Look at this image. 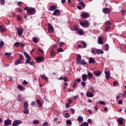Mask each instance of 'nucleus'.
<instances>
[{
  "instance_id": "nucleus-37",
  "label": "nucleus",
  "mask_w": 126,
  "mask_h": 126,
  "mask_svg": "<svg viewBox=\"0 0 126 126\" xmlns=\"http://www.w3.org/2000/svg\"><path fill=\"white\" fill-rule=\"evenodd\" d=\"M23 59H24V57H23V55L21 54L19 56V58L18 60L21 62V61H23Z\"/></svg>"
},
{
  "instance_id": "nucleus-15",
  "label": "nucleus",
  "mask_w": 126,
  "mask_h": 126,
  "mask_svg": "<svg viewBox=\"0 0 126 126\" xmlns=\"http://www.w3.org/2000/svg\"><path fill=\"white\" fill-rule=\"evenodd\" d=\"M93 91H94V90H93L92 92H88L87 93V97H94V94H93Z\"/></svg>"
},
{
  "instance_id": "nucleus-9",
  "label": "nucleus",
  "mask_w": 126,
  "mask_h": 126,
  "mask_svg": "<svg viewBox=\"0 0 126 126\" xmlns=\"http://www.w3.org/2000/svg\"><path fill=\"white\" fill-rule=\"evenodd\" d=\"M57 7L56 5H51L48 8V10L49 11H54V10H56V8Z\"/></svg>"
},
{
  "instance_id": "nucleus-36",
  "label": "nucleus",
  "mask_w": 126,
  "mask_h": 126,
  "mask_svg": "<svg viewBox=\"0 0 126 126\" xmlns=\"http://www.w3.org/2000/svg\"><path fill=\"white\" fill-rule=\"evenodd\" d=\"M105 24H106V26H108V27L111 26V25H112V24L109 21L105 22Z\"/></svg>"
},
{
  "instance_id": "nucleus-26",
  "label": "nucleus",
  "mask_w": 126,
  "mask_h": 126,
  "mask_svg": "<svg viewBox=\"0 0 126 126\" xmlns=\"http://www.w3.org/2000/svg\"><path fill=\"white\" fill-rule=\"evenodd\" d=\"M28 107H29V104H28L27 101H25L24 103V108H28Z\"/></svg>"
},
{
  "instance_id": "nucleus-18",
  "label": "nucleus",
  "mask_w": 126,
  "mask_h": 126,
  "mask_svg": "<svg viewBox=\"0 0 126 126\" xmlns=\"http://www.w3.org/2000/svg\"><path fill=\"white\" fill-rule=\"evenodd\" d=\"M98 43L100 44V45H102L103 44V37L99 36L98 38Z\"/></svg>"
},
{
  "instance_id": "nucleus-13",
  "label": "nucleus",
  "mask_w": 126,
  "mask_h": 126,
  "mask_svg": "<svg viewBox=\"0 0 126 126\" xmlns=\"http://www.w3.org/2000/svg\"><path fill=\"white\" fill-rule=\"evenodd\" d=\"M53 14L54 15H61V11L59 9H57L54 11Z\"/></svg>"
},
{
  "instance_id": "nucleus-22",
  "label": "nucleus",
  "mask_w": 126,
  "mask_h": 126,
  "mask_svg": "<svg viewBox=\"0 0 126 126\" xmlns=\"http://www.w3.org/2000/svg\"><path fill=\"white\" fill-rule=\"evenodd\" d=\"M96 54H97V55H99V54L103 55V54H104V51L101 50L99 49H96Z\"/></svg>"
},
{
  "instance_id": "nucleus-27",
  "label": "nucleus",
  "mask_w": 126,
  "mask_h": 126,
  "mask_svg": "<svg viewBox=\"0 0 126 126\" xmlns=\"http://www.w3.org/2000/svg\"><path fill=\"white\" fill-rule=\"evenodd\" d=\"M79 64L86 65V64H87V63H86V62H85V60H84V59H83V60H82L80 62Z\"/></svg>"
},
{
  "instance_id": "nucleus-60",
  "label": "nucleus",
  "mask_w": 126,
  "mask_h": 126,
  "mask_svg": "<svg viewBox=\"0 0 126 126\" xmlns=\"http://www.w3.org/2000/svg\"><path fill=\"white\" fill-rule=\"evenodd\" d=\"M65 44L64 42H60V47H62L63 46V44Z\"/></svg>"
},
{
  "instance_id": "nucleus-45",
  "label": "nucleus",
  "mask_w": 126,
  "mask_h": 126,
  "mask_svg": "<svg viewBox=\"0 0 126 126\" xmlns=\"http://www.w3.org/2000/svg\"><path fill=\"white\" fill-rule=\"evenodd\" d=\"M82 125L83 126H89V125L88 124V123L87 122H84L82 124Z\"/></svg>"
},
{
  "instance_id": "nucleus-43",
  "label": "nucleus",
  "mask_w": 126,
  "mask_h": 126,
  "mask_svg": "<svg viewBox=\"0 0 126 126\" xmlns=\"http://www.w3.org/2000/svg\"><path fill=\"white\" fill-rule=\"evenodd\" d=\"M4 46V42L3 41H0V48H2Z\"/></svg>"
},
{
  "instance_id": "nucleus-7",
  "label": "nucleus",
  "mask_w": 126,
  "mask_h": 126,
  "mask_svg": "<svg viewBox=\"0 0 126 126\" xmlns=\"http://www.w3.org/2000/svg\"><path fill=\"white\" fill-rule=\"evenodd\" d=\"M48 32L49 33L54 32V27L51 24H48Z\"/></svg>"
},
{
  "instance_id": "nucleus-40",
  "label": "nucleus",
  "mask_w": 126,
  "mask_h": 126,
  "mask_svg": "<svg viewBox=\"0 0 126 126\" xmlns=\"http://www.w3.org/2000/svg\"><path fill=\"white\" fill-rule=\"evenodd\" d=\"M79 3V4L82 5L84 8L85 7V5L84 4V2L83 1H81Z\"/></svg>"
},
{
  "instance_id": "nucleus-59",
  "label": "nucleus",
  "mask_w": 126,
  "mask_h": 126,
  "mask_svg": "<svg viewBox=\"0 0 126 126\" xmlns=\"http://www.w3.org/2000/svg\"><path fill=\"white\" fill-rule=\"evenodd\" d=\"M67 102H68L69 103H68V104H70L71 103V102H72L71 98H68L67 100Z\"/></svg>"
},
{
  "instance_id": "nucleus-56",
  "label": "nucleus",
  "mask_w": 126,
  "mask_h": 126,
  "mask_svg": "<svg viewBox=\"0 0 126 126\" xmlns=\"http://www.w3.org/2000/svg\"><path fill=\"white\" fill-rule=\"evenodd\" d=\"M32 106H35L36 105V101H33L31 102Z\"/></svg>"
},
{
  "instance_id": "nucleus-3",
  "label": "nucleus",
  "mask_w": 126,
  "mask_h": 126,
  "mask_svg": "<svg viewBox=\"0 0 126 126\" xmlns=\"http://www.w3.org/2000/svg\"><path fill=\"white\" fill-rule=\"evenodd\" d=\"M90 14L88 12H83L81 15V18H83V19H86V18H88L89 17V15Z\"/></svg>"
},
{
  "instance_id": "nucleus-52",
  "label": "nucleus",
  "mask_w": 126,
  "mask_h": 126,
  "mask_svg": "<svg viewBox=\"0 0 126 126\" xmlns=\"http://www.w3.org/2000/svg\"><path fill=\"white\" fill-rule=\"evenodd\" d=\"M33 123L34 125H38L39 124V121L34 120V121H33Z\"/></svg>"
},
{
  "instance_id": "nucleus-24",
  "label": "nucleus",
  "mask_w": 126,
  "mask_h": 126,
  "mask_svg": "<svg viewBox=\"0 0 126 126\" xmlns=\"http://www.w3.org/2000/svg\"><path fill=\"white\" fill-rule=\"evenodd\" d=\"M23 112L24 114H26V115H28V114H29V110L28 108H24Z\"/></svg>"
},
{
  "instance_id": "nucleus-23",
  "label": "nucleus",
  "mask_w": 126,
  "mask_h": 126,
  "mask_svg": "<svg viewBox=\"0 0 126 126\" xmlns=\"http://www.w3.org/2000/svg\"><path fill=\"white\" fill-rule=\"evenodd\" d=\"M50 54L52 56H56V55H57V53H56V52L54 51V50H53L50 51Z\"/></svg>"
},
{
  "instance_id": "nucleus-16",
  "label": "nucleus",
  "mask_w": 126,
  "mask_h": 126,
  "mask_svg": "<svg viewBox=\"0 0 126 126\" xmlns=\"http://www.w3.org/2000/svg\"><path fill=\"white\" fill-rule=\"evenodd\" d=\"M82 80L83 81H86V80H87V78H88V75L85 74H83L82 75Z\"/></svg>"
},
{
  "instance_id": "nucleus-12",
  "label": "nucleus",
  "mask_w": 126,
  "mask_h": 126,
  "mask_svg": "<svg viewBox=\"0 0 126 126\" xmlns=\"http://www.w3.org/2000/svg\"><path fill=\"white\" fill-rule=\"evenodd\" d=\"M105 78L107 80H108L109 78H111V76L110 75V71H105Z\"/></svg>"
},
{
  "instance_id": "nucleus-21",
  "label": "nucleus",
  "mask_w": 126,
  "mask_h": 126,
  "mask_svg": "<svg viewBox=\"0 0 126 126\" xmlns=\"http://www.w3.org/2000/svg\"><path fill=\"white\" fill-rule=\"evenodd\" d=\"M78 34L79 35H83V34H84V32H83V30L82 29H79L78 31Z\"/></svg>"
},
{
  "instance_id": "nucleus-35",
  "label": "nucleus",
  "mask_w": 126,
  "mask_h": 126,
  "mask_svg": "<svg viewBox=\"0 0 126 126\" xmlns=\"http://www.w3.org/2000/svg\"><path fill=\"white\" fill-rule=\"evenodd\" d=\"M41 78H42V79H44V80H46V81H48V77H47L45 75H41Z\"/></svg>"
},
{
  "instance_id": "nucleus-34",
  "label": "nucleus",
  "mask_w": 126,
  "mask_h": 126,
  "mask_svg": "<svg viewBox=\"0 0 126 126\" xmlns=\"http://www.w3.org/2000/svg\"><path fill=\"white\" fill-rule=\"evenodd\" d=\"M22 62L19 60V59H18V60H16L15 62V64H16V65H17V64H19L20 63H21Z\"/></svg>"
},
{
  "instance_id": "nucleus-62",
  "label": "nucleus",
  "mask_w": 126,
  "mask_h": 126,
  "mask_svg": "<svg viewBox=\"0 0 126 126\" xmlns=\"http://www.w3.org/2000/svg\"><path fill=\"white\" fill-rule=\"evenodd\" d=\"M24 18L27 19V17L28 16V14L25 13L24 14Z\"/></svg>"
},
{
  "instance_id": "nucleus-10",
  "label": "nucleus",
  "mask_w": 126,
  "mask_h": 126,
  "mask_svg": "<svg viewBox=\"0 0 126 126\" xmlns=\"http://www.w3.org/2000/svg\"><path fill=\"white\" fill-rule=\"evenodd\" d=\"M81 61V56L78 54L76 59V63L77 64H79V63Z\"/></svg>"
},
{
  "instance_id": "nucleus-29",
  "label": "nucleus",
  "mask_w": 126,
  "mask_h": 126,
  "mask_svg": "<svg viewBox=\"0 0 126 126\" xmlns=\"http://www.w3.org/2000/svg\"><path fill=\"white\" fill-rule=\"evenodd\" d=\"M73 29L74 31L77 32L80 29H79V28H78V26H77V25L74 26Z\"/></svg>"
},
{
  "instance_id": "nucleus-42",
  "label": "nucleus",
  "mask_w": 126,
  "mask_h": 126,
  "mask_svg": "<svg viewBox=\"0 0 126 126\" xmlns=\"http://www.w3.org/2000/svg\"><path fill=\"white\" fill-rule=\"evenodd\" d=\"M57 51H58L59 53H61L63 52V50L62 48H59L57 49Z\"/></svg>"
},
{
  "instance_id": "nucleus-53",
  "label": "nucleus",
  "mask_w": 126,
  "mask_h": 126,
  "mask_svg": "<svg viewBox=\"0 0 126 126\" xmlns=\"http://www.w3.org/2000/svg\"><path fill=\"white\" fill-rule=\"evenodd\" d=\"M110 29H111V27H109V26H106V29L105 30V31L107 32L108 30H110Z\"/></svg>"
},
{
  "instance_id": "nucleus-17",
  "label": "nucleus",
  "mask_w": 126,
  "mask_h": 126,
  "mask_svg": "<svg viewBox=\"0 0 126 126\" xmlns=\"http://www.w3.org/2000/svg\"><path fill=\"white\" fill-rule=\"evenodd\" d=\"M44 60V57H38L36 59L35 61L36 63H39V62H42Z\"/></svg>"
},
{
  "instance_id": "nucleus-25",
  "label": "nucleus",
  "mask_w": 126,
  "mask_h": 126,
  "mask_svg": "<svg viewBox=\"0 0 126 126\" xmlns=\"http://www.w3.org/2000/svg\"><path fill=\"white\" fill-rule=\"evenodd\" d=\"M77 121L79 122L82 123V122H83V118L82 117H81V116H79L77 118Z\"/></svg>"
},
{
  "instance_id": "nucleus-55",
  "label": "nucleus",
  "mask_w": 126,
  "mask_h": 126,
  "mask_svg": "<svg viewBox=\"0 0 126 126\" xmlns=\"http://www.w3.org/2000/svg\"><path fill=\"white\" fill-rule=\"evenodd\" d=\"M63 81H64L65 82H67V81L68 80V79L66 77H64L63 78Z\"/></svg>"
},
{
  "instance_id": "nucleus-32",
  "label": "nucleus",
  "mask_w": 126,
  "mask_h": 126,
  "mask_svg": "<svg viewBox=\"0 0 126 126\" xmlns=\"http://www.w3.org/2000/svg\"><path fill=\"white\" fill-rule=\"evenodd\" d=\"M24 55H25V56L26 58H27V59H28L29 58H31L30 57V56L29 55V54H28V53H27V52H24Z\"/></svg>"
},
{
  "instance_id": "nucleus-1",
  "label": "nucleus",
  "mask_w": 126,
  "mask_h": 126,
  "mask_svg": "<svg viewBox=\"0 0 126 126\" xmlns=\"http://www.w3.org/2000/svg\"><path fill=\"white\" fill-rule=\"evenodd\" d=\"M80 24L81 26L85 27V28L89 27V25H90V23H89V21H86L83 23L80 21Z\"/></svg>"
},
{
  "instance_id": "nucleus-5",
  "label": "nucleus",
  "mask_w": 126,
  "mask_h": 126,
  "mask_svg": "<svg viewBox=\"0 0 126 126\" xmlns=\"http://www.w3.org/2000/svg\"><path fill=\"white\" fill-rule=\"evenodd\" d=\"M22 124V121L20 120H16L13 122L12 124L13 126H17V125H19L20 124Z\"/></svg>"
},
{
  "instance_id": "nucleus-61",
  "label": "nucleus",
  "mask_w": 126,
  "mask_h": 126,
  "mask_svg": "<svg viewBox=\"0 0 126 126\" xmlns=\"http://www.w3.org/2000/svg\"><path fill=\"white\" fill-rule=\"evenodd\" d=\"M43 126H49V123H48V122H44V123L43 124Z\"/></svg>"
},
{
  "instance_id": "nucleus-11",
  "label": "nucleus",
  "mask_w": 126,
  "mask_h": 126,
  "mask_svg": "<svg viewBox=\"0 0 126 126\" xmlns=\"http://www.w3.org/2000/svg\"><path fill=\"white\" fill-rule=\"evenodd\" d=\"M96 62L95 61V59L92 57H90L89 59V63L90 64L91 63H95Z\"/></svg>"
},
{
  "instance_id": "nucleus-20",
  "label": "nucleus",
  "mask_w": 126,
  "mask_h": 126,
  "mask_svg": "<svg viewBox=\"0 0 126 126\" xmlns=\"http://www.w3.org/2000/svg\"><path fill=\"white\" fill-rule=\"evenodd\" d=\"M88 77L89 80L93 78V74L92 73L89 72L88 73Z\"/></svg>"
},
{
  "instance_id": "nucleus-31",
  "label": "nucleus",
  "mask_w": 126,
  "mask_h": 126,
  "mask_svg": "<svg viewBox=\"0 0 126 126\" xmlns=\"http://www.w3.org/2000/svg\"><path fill=\"white\" fill-rule=\"evenodd\" d=\"M118 122L120 126H123V125H124V121H123L122 119H118Z\"/></svg>"
},
{
  "instance_id": "nucleus-49",
  "label": "nucleus",
  "mask_w": 126,
  "mask_h": 126,
  "mask_svg": "<svg viewBox=\"0 0 126 126\" xmlns=\"http://www.w3.org/2000/svg\"><path fill=\"white\" fill-rule=\"evenodd\" d=\"M0 3H1V5H4V4L5 3V0H0Z\"/></svg>"
},
{
  "instance_id": "nucleus-58",
  "label": "nucleus",
  "mask_w": 126,
  "mask_h": 126,
  "mask_svg": "<svg viewBox=\"0 0 126 126\" xmlns=\"http://www.w3.org/2000/svg\"><path fill=\"white\" fill-rule=\"evenodd\" d=\"M81 84L83 86V87H85V86H86V83L84 82H82Z\"/></svg>"
},
{
  "instance_id": "nucleus-8",
  "label": "nucleus",
  "mask_w": 126,
  "mask_h": 126,
  "mask_svg": "<svg viewBox=\"0 0 126 126\" xmlns=\"http://www.w3.org/2000/svg\"><path fill=\"white\" fill-rule=\"evenodd\" d=\"M11 122L12 121L9 119L6 120L4 122V125L6 126H9L11 125Z\"/></svg>"
},
{
  "instance_id": "nucleus-30",
  "label": "nucleus",
  "mask_w": 126,
  "mask_h": 126,
  "mask_svg": "<svg viewBox=\"0 0 126 126\" xmlns=\"http://www.w3.org/2000/svg\"><path fill=\"white\" fill-rule=\"evenodd\" d=\"M81 44H82L83 46V48H86V47H87V44L86 43V42H85V41H82Z\"/></svg>"
},
{
  "instance_id": "nucleus-41",
  "label": "nucleus",
  "mask_w": 126,
  "mask_h": 126,
  "mask_svg": "<svg viewBox=\"0 0 126 126\" xmlns=\"http://www.w3.org/2000/svg\"><path fill=\"white\" fill-rule=\"evenodd\" d=\"M31 61V57L29 58H27V60L26 61L25 63H29Z\"/></svg>"
},
{
  "instance_id": "nucleus-28",
  "label": "nucleus",
  "mask_w": 126,
  "mask_h": 126,
  "mask_svg": "<svg viewBox=\"0 0 126 126\" xmlns=\"http://www.w3.org/2000/svg\"><path fill=\"white\" fill-rule=\"evenodd\" d=\"M32 42H33V43H35V44H37V43H38V39L37 38H36V37H33V38H32Z\"/></svg>"
},
{
  "instance_id": "nucleus-14",
  "label": "nucleus",
  "mask_w": 126,
  "mask_h": 126,
  "mask_svg": "<svg viewBox=\"0 0 126 126\" xmlns=\"http://www.w3.org/2000/svg\"><path fill=\"white\" fill-rule=\"evenodd\" d=\"M94 75H95V76H100L101 75V74H102V72H101V71L100 70H97L95 71L94 72Z\"/></svg>"
},
{
  "instance_id": "nucleus-54",
  "label": "nucleus",
  "mask_w": 126,
  "mask_h": 126,
  "mask_svg": "<svg viewBox=\"0 0 126 126\" xmlns=\"http://www.w3.org/2000/svg\"><path fill=\"white\" fill-rule=\"evenodd\" d=\"M70 110L71 113H72V114H74L75 113V110H74V109L70 108Z\"/></svg>"
},
{
  "instance_id": "nucleus-57",
  "label": "nucleus",
  "mask_w": 126,
  "mask_h": 126,
  "mask_svg": "<svg viewBox=\"0 0 126 126\" xmlns=\"http://www.w3.org/2000/svg\"><path fill=\"white\" fill-rule=\"evenodd\" d=\"M0 31H1V32H5V31H6L5 28L2 27Z\"/></svg>"
},
{
  "instance_id": "nucleus-38",
  "label": "nucleus",
  "mask_w": 126,
  "mask_h": 126,
  "mask_svg": "<svg viewBox=\"0 0 126 126\" xmlns=\"http://www.w3.org/2000/svg\"><path fill=\"white\" fill-rule=\"evenodd\" d=\"M105 51H108L109 49V44H106L104 46Z\"/></svg>"
},
{
  "instance_id": "nucleus-19",
  "label": "nucleus",
  "mask_w": 126,
  "mask_h": 126,
  "mask_svg": "<svg viewBox=\"0 0 126 126\" xmlns=\"http://www.w3.org/2000/svg\"><path fill=\"white\" fill-rule=\"evenodd\" d=\"M36 103L38 106V107H41L42 106H43V104L41 102V100L40 99H37L36 100Z\"/></svg>"
},
{
  "instance_id": "nucleus-44",
  "label": "nucleus",
  "mask_w": 126,
  "mask_h": 126,
  "mask_svg": "<svg viewBox=\"0 0 126 126\" xmlns=\"http://www.w3.org/2000/svg\"><path fill=\"white\" fill-rule=\"evenodd\" d=\"M17 20H18L19 21H21L22 20L21 16L19 15L17 16Z\"/></svg>"
},
{
  "instance_id": "nucleus-33",
  "label": "nucleus",
  "mask_w": 126,
  "mask_h": 126,
  "mask_svg": "<svg viewBox=\"0 0 126 126\" xmlns=\"http://www.w3.org/2000/svg\"><path fill=\"white\" fill-rule=\"evenodd\" d=\"M17 87H18V88L19 89H20V90H21V91H23V90H24L23 89V88H25L22 87V86L21 85H18V86H17Z\"/></svg>"
},
{
  "instance_id": "nucleus-64",
  "label": "nucleus",
  "mask_w": 126,
  "mask_h": 126,
  "mask_svg": "<svg viewBox=\"0 0 126 126\" xmlns=\"http://www.w3.org/2000/svg\"><path fill=\"white\" fill-rule=\"evenodd\" d=\"M121 12L123 15H125V14H126V12L124 10H121Z\"/></svg>"
},
{
  "instance_id": "nucleus-2",
  "label": "nucleus",
  "mask_w": 126,
  "mask_h": 126,
  "mask_svg": "<svg viewBox=\"0 0 126 126\" xmlns=\"http://www.w3.org/2000/svg\"><path fill=\"white\" fill-rule=\"evenodd\" d=\"M27 13L29 14H31V15H33V14H35V13H36V10H35V8H29L27 10Z\"/></svg>"
},
{
  "instance_id": "nucleus-39",
  "label": "nucleus",
  "mask_w": 126,
  "mask_h": 126,
  "mask_svg": "<svg viewBox=\"0 0 126 126\" xmlns=\"http://www.w3.org/2000/svg\"><path fill=\"white\" fill-rule=\"evenodd\" d=\"M20 45V43L17 42L14 43V46H15L16 47H17V48H18Z\"/></svg>"
},
{
  "instance_id": "nucleus-51",
  "label": "nucleus",
  "mask_w": 126,
  "mask_h": 126,
  "mask_svg": "<svg viewBox=\"0 0 126 126\" xmlns=\"http://www.w3.org/2000/svg\"><path fill=\"white\" fill-rule=\"evenodd\" d=\"M5 56H7L8 57H10V56H11V53H5L4 54Z\"/></svg>"
},
{
  "instance_id": "nucleus-47",
  "label": "nucleus",
  "mask_w": 126,
  "mask_h": 126,
  "mask_svg": "<svg viewBox=\"0 0 126 126\" xmlns=\"http://www.w3.org/2000/svg\"><path fill=\"white\" fill-rule=\"evenodd\" d=\"M27 84H28V82L26 81V80H24L23 85L25 86V85H27Z\"/></svg>"
},
{
  "instance_id": "nucleus-4",
  "label": "nucleus",
  "mask_w": 126,
  "mask_h": 126,
  "mask_svg": "<svg viewBox=\"0 0 126 126\" xmlns=\"http://www.w3.org/2000/svg\"><path fill=\"white\" fill-rule=\"evenodd\" d=\"M17 31L18 36H21L23 34V28H17Z\"/></svg>"
},
{
  "instance_id": "nucleus-63",
  "label": "nucleus",
  "mask_w": 126,
  "mask_h": 126,
  "mask_svg": "<svg viewBox=\"0 0 126 126\" xmlns=\"http://www.w3.org/2000/svg\"><path fill=\"white\" fill-rule=\"evenodd\" d=\"M113 85H114V86H117V85H118V82H117V81H114V82H113Z\"/></svg>"
},
{
  "instance_id": "nucleus-50",
  "label": "nucleus",
  "mask_w": 126,
  "mask_h": 126,
  "mask_svg": "<svg viewBox=\"0 0 126 126\" xmlns=\"http://www.w3.org/2000/svg\"><path fill=\"white\" fill-rule=\"evenodd\" d=\"M70 117V115H69V113H67L65 114V118H69Z\"/></svg>"
},
{
  "instance_id": "nucleus-48",
  "label": "nucleus",
  "mask_w": 126,
  "mask_h": 126,
  "mask_svg": "<svg viewBox=\"0 0 126 126\" xmlns=\"http://www.w3.org/2000/svg\"><path fill=\"white\" fill-rule=\"evenodd\" d=\"M72 124V123L71 122V121L70 120H67L66 121V125H71Z\"/></svg>"
},
{
  "instance_id": "nucleus-46",
  "label": "nucleus",
  "mask_w": 126,
  "mask_h": 126,
  "mask_svg": "<svg viewBox=\"0 0 126 126\" xmlns=\"http://www.w3.org/2000/svg\"><path fill=\"white\" fill-rule=\"evenodd\" d=\"M16 10H18L19 12H20V13H21V12H22V11H23V10H22L21 9V8H19V7L17 8Z\"/></svg>"
},
{
  "instance_id": "nucleus-6",
  "label": "nucleus",
  "mask_w": 126,
  "mask_h": 126,
  "mask_svg": "<svg viewBox=\"0 0 126 126\" xmlns=\"http://www.w3.org/2000/svg\"><path fill=\"white\" fill-rule=\"evenodd\" d=\"M102 12L103 13H105V14L110 13V12H111V9H110V8H103Z\"/></svg>"
}]
</instances>
